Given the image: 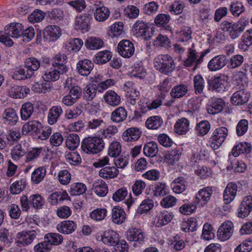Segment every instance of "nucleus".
I'll list each match as a JSON object with an SVG mask.
<instances>
[{
    "label": "nucleus",
    "instance_id": "1",
    "mask_svg": "<svg viewBox=\"0 0 252 252\" xmlns=\"http://www.w3.org/2000/svg\"><path fill=\"white\" fill-rule=\"evenodd\" d=\"M249 23V20L245 19H241L236 23L224 21L221 23L220 28L229 34L231 39H234L240 36Z\"/></svg>",
    "mask_w": 252,
    "mask_h": 252
},
{
    "label": "nucleus",
    "instance_id": "2",
    "mask_svg": "<svg viewBox=\"0 0 252 252\" xmlns=\"http://www.w3.org/2000/svg\"><path fill=\"white\" fill-rule=\"evenodd\" d=\"M23 26L19 23H12L5 27V34L0 32V41L8 46L13 44V41L10 37L17 38L22 35Z\"/></svg>",
    "mask_w": 252,
    "mask_h": 252
},
{
    "label": "nucleus",
    "instance_id": "3",
    "mask_svg": "<svg viewBox=\"0 0 252 252\" xmlns=\"http://www.w3.org/2000/svg\"><path fill=\"white\" fill-rule=\"evenodd\" d=\"M155 68L160 72L167 74L175 68V64L173 58L168 54H160L157 56L154 60Z\"/></svg>",
    "mask_w": 252,
    "mask_h": 252
},
{
    "label": "nucleus",
    "instance_id": "4",
    "mask_svg": "<svg viewBox=\"0 0 252 252\" xmlns=\"http://www.w3.org/2000/svg\"><path fill=\"white\" fill-rule=\"evenodd\" d=\"M104 145L102 138L97 136L89 137L83 140L81 148L87 154H97L103 149Z\"/></svg>",
    "mask_w": 252,
    "mask_h": 252
},
{
    "label": "nucleus",
    "instance_id": "5",
    "mask_svg": "<svg viewBox=\"0 0 252 252\" xmlns=\"http://www.w3.org/2000/svg\"><path fill=\"white\" fill-rule=\"evenodd\" d=\"M228 133L227 128L224 126H220L216 128L213 131L209 139V143L211 148L214 150L219 148L225 141Z\"/></svg>",
    "mask_w": 252,
    "mask_h": 252
},
{
    "label": "nucleus",
    "instance_id": "6",
    "mask_svg": "<svg viewBox=\"0 0 252 252\" xmlns=\"http://www.w3.org/2000/svg\"><path fill=\"white\" fill-rule=\"evenodd\" d=\"M205 56L204 52H197L194 48L193 45L189 48L188 52L187 58L184 61V65L186 67H192V70H195L198 65L203 62V59Z\"/></svg>",
    "mask_w": 252,
    "mask_h": 252
},
{
    "label": "nucleus",
    "instance_id": "7",
    "mask_svg": "<svg viewBox=\"0 0 252 252\" xmlns=\"http://www.w3.org/2000/svg\"><path fill=\"white\" fill-rule=\"evenodd\" d=\"M234 231L233 223L229 220L223 222L219 227L217 236L219 240L225 241L232 236Z\"/></svg>",
    "mask_w": 252,
    "mask_h": 252
},
{
    "label": "nucleus",
    "instance_id": "8",
    "mask_svg": "<svg viewBox=\"0 0 252 252\" xmlns=\"http://www.w3.org/2000/svg\"><path fill=\"white\" fill-rule=\"evenodd\" d=\"M117 48L119 54L125 58H130L135 52L133 43L126 39L121 41L118 45Z\"/></svg>",
    "mask_w": 252,
    "mask_h": 252
},
{
    "label": "nucleus",
    "instance_id": "9",
    "mask_svg": "<svg viewBox=\"0 0 252 252\" xmlns=\"http://www.w3.org/2000/svg\"><path fill=\"white\" fill-rule=\"evenodd\" d=\"M226 77L224 75L214 76L209 81V85L212 89L217 92L225 91L227 86Z\"/></svg>",
    "mask_w": 252,
    "mask_h": 252
},
{
    "label": "nucleus",
    "instance_id": "10",
    "mask_svg": "<svg viewBox=\"0 0 252 252\" xmlns=\"http://www.w3.org/2000/svg\"><path fill=\"white\" fill-rule=\"evenodd\" d=\"M36 236V230H27L17 234L16 238L18 243L23 246H27L33 241Z\"/></svg>",
    "mask_w": 252,
    "mask_h": 252
},
{
    "label": "nucleus",
    "instance_id": "11",
    "mask_svg": "<svg viewBox=\"0 0 252 252\" xmlns=\"http://www.w3.org/2000/svg\"><path fill=\"white\" fill-rule=\"evenodd\" d=\"M62 34L61 28L56 25H49L44 30L43 37L49 41L57 40Z\"/></svg>",
    "mask_w": 252,
    "mask_h": 252
},
{
    "label": "nucleus",
    "instance_id": "12",
    "mask_svg": "<svg viewBox=\"0 0 252 252\" xmlns=\"http://www.w3.org/2000/svg\"><path fill=\"white\" fill-rule=\"evenodd\" d=\"M250 94L244 89L235 92L231 97V102L235 105H243L246 103Z\"/></svg>",
    "mask_w": 252,
    "mask_h": 252
},
{
    "label": "nucleus",
    "instance_id": "13",
    "mask_svg": "<svg viewBox=\"0 0 252 252\" xmlns=\"http://www.w3.org/2000/svg\"><path fill=\"white\" fill-rule=\"evenodd\" d=\"M29 144L26 141H21L15 145L11 151V156L13 159L19 160L27 153Z\"/></svg>",
    "mask_w": 252,
    "mask_h": 252
},
{
    "label": "nucleus",
    "instance_id": "14",
    "mask_svg": "<svg viewBox=\"0 0 252 252\" xmlns=\"http://www.w3.org/2000/svg\"><path fill=\"white\" fill-rule=\"evenodd\" d=\"M53 66L60 70L61 74H63L67 71L68 68L65 65L67 62V57L65 54L59 53L53 58Z\"/></svg>",
    "mask_w": 252,
    "mask_h": 252
},
{
    "label": "nucleus",
    "instance_id": "15",
    "mask_svg": "<svg viewBox=\"0 0 252 252\" xmlns=\"http://www.w3.org/2000/svg\"><path fill=\"white\" fill-rule=\"evenodd\" d=\"M227 60L224 55H218L212 59L208 64L210 71H217L223 67L226 64Z\"/></svg>",
    "mask_w": 252,
    "mask_h": 252
},
{
    "label": "nucleus",
    "instance_id": "16",
    "mask_svg": "<svg viewBox=\"0 0 252 252\" xmlns=\"http://www.w3.org/2000/svg\"><path fill=\"white\" fill-rule=\"evenodd\" d=\"M91 17L88 14H83L77 17L75 21V28L83 32L89 31L90 27Z\"/></svg>",
    "mask_w": 252,
    "mask_h": 252
},
{
    "label": "nucleus",
    "instance_id": "17",
    "mask_svg": "<svg viewBox=\"0 0 252 252\" xmlns=\"http://www.w3.org/2000/svg\"><path fill=\"white\" fill-rule=\"evenodd\" d=\"M2 118L4 124L11 126L16 125L18 121V116L16 112L12 108H7L4 111Z\"/></svg>",
    "mask_w": 252,
    "mask_h": 252
},
{
    "label": "nucleus",
    "instance_id": "18",
    "mask_svg": "<svg viewBox=\"0 0 252 252\" xmlns=\"http://www.w3.org/2000/svg\"><path fill=\"white\" fill-rule=\"evenodd\" d=\"M237 191V186L234 183L228 184L223 192V200L225 204L230 203L234 199Z\"/></svg>",
    "mask_w": 252,
    "mask_h": 252
},
{
    "label": "nucleus",
    "instance_id": "19",
    "mask_svg": "<svg viewBox=\"0 0 252 252\" xmlns=\"http://www.w3.org/2000/svg\"><path fill=\"white\" fill-rule=\"evenodd\" d=\"M134 28L139 36L146 39L151 37L152 33L147 23L138 21L134 24Z\"/></svg>",
    "mask_w": 252,
    "mask_h": 252
},
{
    "label": "nucleus",
    "instance_id": "20",
    "mask_svg": "<svg viewBox=\"0 0 252 252\" xmlns=\"http://www.w3.org/2000/svg\"><path fill=\"white\" fill-rule=\"evenodd\" d=\"M94 63L91 61L85 59L80 61L77 64V69L79 74L87 76L91 73L94 68Z\"/></svg>",
    "mask_w": 252,
    "mask_h": 252
},
{
    "label": "nucleus",
    "instance_id": "21",
    "mask_svg": "<svg viewBox=\"0 0 252 252\" xmlns=\"http://www.w3.org/2000/svg\"><path fill=\"white\" fill-rule=\"evenodd\" d=\"M141 132L137 127H130L123 133L122 138L126 142L137 141L140 137Z\"/></svg>",
    "mask_w": 252,
    "mask_h": 252
},
{
    "label": "nucleus",
    "instance_id": "22",
    "mask_svg": "<svg viewBox=\"0 0 252 252\" xmlns=\"http://www.w3.org/2000/svg\"><path fill=\"white\" fill-rule=\"evenodd\" d=\"M63 110L60 106H54L49 110L47 117L48 123L50 125L56 124L63 114Z\"/></svg>",
    "mask_w": 252,
    "mask_h": 252
},
{
    "label": "nucleus",
    "instance_id": "23",
    "mask_svg": "<svg viewBox=\"0 0 252 252\" xmlns=\"http://www.w3.org/2000/svg\"><path fill=\"white\" fill-rule=\"evenodd\" d=\"M104 100L109 105L113 107L118 106L121 102V97L112 90L107 91L104 95Z\"/></svg>",
    "mask_w": 252,
    "mask_h": 252
},
{
    "label": "nucleus",
    "instance_id": "24",
    "mask_svg": "<svg viewBox=\"0 0 252 252\" xmlns=\"http://www.w3.org/2000/svg\"><path fill=\"white\" fill-rule=\"evenodd\" d=\"M189 129V121L185 118L179 119L174 125V130L179 135L186 134Z\"/></svg>",
    "mask_w": 252,
    "mask_h": 252
},
{
    "label": "nucleus",
    "instance_id": "25",
    "mask_svg": "<svg viewBox=\"0 0 252 252\" xmlns=\"http://www.w3.org/2000/svg\"><path fill=\"white\" fill-rule=\"evenodd\" d=\"M252 44V30H247L242 36L238 48L243 51H247Z\"/></svg>",
    "mask_w": 252,
    "mask_h": 252
},
{
    "label": "nucleus",
    "instance_id": "26",
    "mask_svg": "<svg viewBox=\"0 0 252 252\" xmlns=\"http://www.w3.org/2000/svg\"><path fill=\"white\" fill-rule=\"evenodd\" d=\"M112 57V52L108 50L99 51L94 56V62L97 64H103L108 62Z\"/></svg>",
    "mask_w": 252,
    "mask_h": 252
},
{
    "label": "nucleus",
    "instance_id": "27",
    "mask_svg": "<svg viewBox=\"0 0 252 252\" xmlns=\"http://www.w3.org/2000/svg\"><path fill=\"white\" fill-rule=\"evenodd\" d=\"M187 184V181L183 177H178L172 181L171 187L173 192L176 193H180L185 190Z\"/></svg>",
    "mask_w": 252,
    "mask_h": 252
},
{
    "label": "nucleus",
    "instance_id": "28",
    "mask_svg": "<svg viewBox=\"0 0 252 252\" xmlns=\"http://www.w3.org/2000/svg\"><path fill=\"white\" fill-rule=\"evenodd\" d=\"M225 106L224 101L220 98L213 99L211 105L207 107V111L210 114H216L220 112Z\"/></svg>",
    "mask_w": 252,
    "mask_h": 252
},
{
    "label": "nucleus",
    "instance_id": "29",
    "mask_svg": "<svg viewBox=\"0 0 252 252\" xmlns=\"http://www.w3.org/2000/svg\"><path fill=\"white\" fill-rule=\"evenodd\" d=\"M103 40L97 37L92 36L88 38L85 42L86 47L89 50H98L104 46Z\"/></svg>",
    "mask_w": 252,
    "mask_h": 252
},
{
    "label": "nucleus",
    "instance_id": "30",
    "mask_svg": "<svg viewBox=\"0 0 252 252\" xmlns=\"http://www.w3.org/2000/svg\"><path fill=\"white\" fill-rule=\"evenodd\" d=\"M101 240L104 243L114 246L119 241V235L112 230H108L104 232Z\"/></svg>",
    "mask_w": 252,
    "mask_h": 252
},
{
    "label": "nucleus",
    "instance_id": "31",
    "mask_svg": "<svg viewBox=\"0 0 252 252\" xmlns=\"http://www.w3.org/2000/svg\"><path fill=\"white\" fill-rule=\"evenodd\" d=\"M126 214L120 206H116L112 209L113 221L117 224L123 223L126 220Z\"/></svg>",
    "mask_w": 252,
    "mask_h": 252
},
{
    "label": "nucleus",
    "instance_id": "32",
    "mask_svg": "<svg viewBox=\"0 0 252 252\" xmlns=\"http://www.w3.org/2000/svg\"><path fill=\"white\" fill-rule=\"evenodd\" d=\"M173 219L172 215L168 213L162 212L157 215L154 220V224L157 227H161L167 224Z\"/></svg>",
    "mask_w": 252,
    "mask_h": 252
},
{
    "label": "nucleus",
    "instance_id": "33",
    "mask_svg": "<svg viewBox=\"0 0 252 252\" xmlns=\"http://www.w3.org/2000/svg\"><path fill=\"white\" fill-rule=\"evenodd\" d=\"M22 205H43L44 199L38 194L31 195L29 198L27 196L21 197Z\"/></svg>",
    "mask_w": 252,
    "mask_h": 252
},
{
    "label": "nucleus",
    "instance_id": "34",
    "mask_svg": "<svg viewBox=\"0 0 252 252\" xmlns=\"http://www.w3.org/2000/svg\"><path fill=\"white\" fill-rule=\"evenodd\" d=\"M110 14L109 9L104 6L97 7L94 11V16L95 20L99 22L106 21Z\"/></svg>",
    "mask_w": 252,
    "mask_h": 252
},
{
    "label": "nucleus",
    "instance_id": "35",
    "mask_svg": "<svg viewBox=\"0 0 252 252\" xmlns=\"http://www.w3.org/2000/svg\"><path fill=\"white\" fill-rule=\"evenodd\" d=\"M252 150L250 144L244 142L239 143L232 149L231 153L235 157H238L240 154H249Z\"/></svg>",
    "mask_w": 252,
    "mask_h": 252
},
{
    "label": "nucleus",
    "instance_id": "36",
    "mask_svg": "<svg viewBox=\"0 0 252 252\" xmlns=\"http://www.w3.org/2000/svg\"><path fill=\"white\" fill-rule=\"evenodd\" d=\"M76 228V224L72 221L66 220L58 224L57 228L59 232L64 234H70Z\"/></svg>",
    "mask_w": 252,
    "mask_h": 252
},
{
    "label": "nucleus",
    "instance_id": "37",
    "mask_svg": "<svg viewBox=\"0 0 252 252\" xmlns=\"http://www.w3.org/2000/svg\"><path fill=\"white\" fill-rule=\"evenodd\" d=\"M181 156L179 149H175L167 152L164 155V160L168 164L173 165L177 162Z\"/></svg>",
    "mask_w": 252,
    "mask_h": 252
},
{
    "label": "nucleus",
    "instance_id": "38",
    "mask_svg": "<svg viewBox=\"0 0 252 252\" xmlns=\"http://www.w3.org/2000/svg\"><path fill=\"white\" fill-rule=\"evenodd\" d=\"M34 112L33 104L30 102L24 103L20 110L21 118L23 121L30 119Z\"/></svg>",
    "mask_w": 252,
    "mask_h": 252
},
{
    "label": "nucleus",
    "instance_id": "39",
    "mask_svg": "<svg viewBox=\"0 0 252 252\" xmlns=\"http://www.w3.org/2000/svg\"><path fill=\"white\" fill-rule=\"evenodd\" d=\"M127 117V111L124 107H119L114 110L111 115V120L115 123L124 121Z\"/></svg>",
    "mask_w": 252,
    "mask_h": 252
},
{
    "label": "nucleus",
    "instance_id": "40",
    "mask_svg": "<svg viewBox=\"0 0 252 252\" xmlns=\"http://www.w3.org/2000/svg\"><path fill=\"white\" fill-rule=\"evenodd\" d=\"M162 119L158 116H151L146 121V126L148 129H158L163 125Z\"/></svg>",
    "mask_w": 252,
    "mask_h": 252
},
{
    "label": "nucleus",
    "instance_id": "41",
    "mask_svg": "<svg viewBox=\"0 0 252 252\" xmlns=\"http://www.w3.org/2000/svg\"><path fill=\"white\" fill-rule=\"evenodd\" d=\"M46 174L45 167L41 166L34 170L31 176V181L34 184H38L44 178Z\"/></svg>",
    "mask_w": 252,
    "mask_h": 252
},
{
    "label": "nucleus",
    "instance_id": "42",
    "mask_svg": "<svg viewBox=\"0 0 252 252\" xmlns=\"http://www.w3.org/2000/svg\"><path fill=\"white\" fill-rule=\"evenodd\" d=\"M118 131V128L114 125H109L98 131V135L101 138L110 139L113 137Z\"/></svg>",
    "mask_w": 252,
    "mask_h": 252
},
{
    "label": "nucleus",
    "instance_id": "43",
    "mask_svg": "<svg viewBox=\"0 0 252 252\" xmlns=\"http://www.w3.org/2000/svg\"><path fill=\"white\" fill-rule=\"evenodd\" d=\"M119 174V170L114 166H107L102 168L99 172V176L104 179L113 178Z\"/></svg>",
    "mask_w": 252,
    "mask_h": 252
},
{
    "label": "nucleus",
    "instance_id": "44",
    "mask_svg": "<svg viewBox=\"0 0 252 252\" xmlns=\"http://www.w3.org/2000/svg\"><path fill=\"white\" fill-rule=\"evenodd\" d=\"M41 123L37 121H31L25 124L22 128V132L26 135L31 132H37Z\"/></svg>",
    "mask_w": 252,
    "mask_h": 252
},
{
    "label": "nucleus",
    "instance_id": "45",
    "mask_svg": "<svg viewBox=\"0 0 252 252\" xmlns=\"http://www.w3.org/2000/svg\"><path fill=\"white\" fill-rule=\"evenodd\" d=\"M95 193L100 196H105L108 192V188L106 183L102 180L95 181L93 187Z\"/></svg>",
    "mask_w": 252,
    "mask_h": 252
},
{
    "label": "nucleus",
    "instance_id": "46",
    "mask_svg": "<svg viewBox=\"0 0 252 252\" xmlns=\"http://www.w3.org/2000/svg\"><path fill=\"white\" fill-rule=\"evenodd\" d=\"M127 239L130 241H141L144 239L141 230L136 228H131L127 231Z\"/></svg>",
    "mask_w": 252,
    "mask_h": 252
},
{
    "label": "nucleus",
    "instance_id": "47",
    "mask_svg": "<svg viewBox=\"0 0 252 252\" xmlns=\"http://www.w3.org/2000/svg\"><path fill=\"white\" fill-rule=\"evenodd\" d=\"M42 151V147L33 148L29 152L27 151L25 158V162L26 163L32 162L39 157Z\"/></svg>",
    "mask_w": 252,
    "mask_h": 252
},
{
    "label": "nucleus",
    "instance_id": "48",
    "mask_svg": "<svg viewBox=\"0 0 252 252\" xmlns=\"http://www.w3.org/2000/svg\"><path fill=\"white\" fill-rule=\"evenodd\" d=\"M66 147L70 150L76 149L80 144L79 137L76 134H70L68 135L65 140Z\"/></svg>",
    "mask_w": 252,
    "mask_h": 252
},
{
    "label": "nucleus",
    "instance_id": "49",
    "mask_svg": "<svg viewBox=\"0 0 252 252\" xmlns=\"http://www.w3.org/2000/svg\"><path fill=\"white\" fill-rule=\"evenodd\" d=\"M212 189L211 188L207 187L199 190L196 199L199 200L198 203L201 204H206L210 200L212 193Z\"/></svg>",
    "mask_w": 252,
    "mask_h": 252
},
{
    "label": "nucleus",
    "instance_id": "50",
    "mask_svg": "<svg viewBox=\"0 0 252 252\" xmlns=\"http://www.w3.org/2000/svg\"><path fill=\"white\" fill-rule=\"evenodd\" d=\"M144 154L147 157H154L158 152L157 144L153 141L147 143L143 148Z\"/></svg>",
    "mask_w": 252,
    "mask_h": 252
},
{
    "label": "nucleus",
    "instance_id": "51",
    "mask_svg": "<svg viewBox=\"0 0 252 252\" xmlns=\"http://www.w3.org/2000/svg\"><path fill=\"white\" fill-rule=\"evenodd\" d=\"M27 185L25 178H22L14 182L10 186V190L12 194L20 193Z\"/></svg>",
    "mask_w": 252,
    "mask_h": 252
},
{
    "label": "nucleus",
    "instance_id": "52",
    "mask_svg": "<svg viewBox=\"0 0 252 252\" xmlns=\"http://www.w3.org/2000/svg\"><path fill=\"white\" fill-rule=\"evenodd\" d=\"M193 87L196 94H200L205 87V81L200 75H196L193 77Z\"/></svg>",
    "mask_w": 252,
    "mask_h": 252
},
{
    "label": "nucleus",
    "instance_id": "53",
    "mask_svg": "<svg viewBox=\"0 0 252 252\" xmlns=\"http://www.w3.org/2000/svg\"><path fill=\"white\" fill-rule=\"evenodd\" d=\"M247 79V70L242 68V70L236 71L233 73V81L238 86H243V83L246 82Z\"/></svg>",
    "mask_w": 252,
    "mask_h": 252
},
{
    "label": "nucleus",
    "instance_id": "54",
    "mask_svg": "<svg viewBox=\"0 0 252 252\" xmlns=\"http://www.w3.org/2000/svg\"><path fill=\"white\" fill-rule=\"evenodd\" d=\"M197 220L194 218H190L188 220L182 222L181 228L184 232H193L196 229Z\"/></svg>",
    "mask_w": 252,
    "mask_h": 252
},
{
    "label": "nucleus",
    "instance_id": "55",
    "mask_svg": "<svg viewBox=\"0 0 252 252\" xmlns=\"http://www.w3.org/2000/svg\"><path fill=\"white\" fill-rule=\"evenodd\" d=\"M45 240L47 241L50 246L52 245H58L62 243L63 237L58 233H51L45 235Z\"/></svg>",
    "mask_w": 252,
    "mask_h": 252
},
{
    "label": "nucleus",
    "instance_id": "56",
    "mask_svg": "<svg viewBox=\"0 0 252 252\" xmlns=\"http://www.w3.org/2000/svg\"><path fill=\"white\" fill-rule=\"evenodd\" d=\"M154 45L157 47L168 48L171 46V42L166 35L159 34L154 41Z\"/></svg>",
    "mask_w": 252,
    "mask_h": 252
},
{
    "label": "nucleus",
    "instance_id": "57",
    "mask_svg": "<svg viewBox=\"0 0 252 252\" xmlns=\"http://www.w3.org/2000/svg\"><path fill=\"white\" fill-rule=\"evenodd\" d=\"M83 45V41L80 38H72L70 39L67 43L66 46L68 50L74 52H78Z\"/></svg>",
    "mask_w": 252,
    "mask_h": 252
},
{
    "label": "nucleus",
    "instance_id": "58",
    "mask_svg": "<svg viewBox=\"0 0 252 252\" xmlns=\"http://www.w3.org/2000/svg\"><path fill=\"white\" fill-rule=\"evenodd\" d=\"M211 126L207 121H202L196 125V130L198 135L203 136L209 131Z\"/></svg>",
    "mask_w": 252,
    "mask_h": 252
},
{
    "label": "nucleus",
    "instance_id": "59",
    "mask_svg": "<svg viewBox=\"0 0 252 252\" xmlns=\"http://www.w3.org/2000/svg\"><path fill=\"white\" fill-rule=\"evenodd\" d=\"M188 92V87L185 85H179L175 86L171 90L170 94L173 97L179 98L185 95Z\"/></svg>",
    "mask_w": 252,
    "mask_h": 252
},
{
    "label": "nucleus",
    "instance_id": "60",
    "mask_svg": "<svg viewBox=\"0 0 252 252\" xmlns=\"http://www.w3.org/2000/svg\"><path fill=\"white\" fill-rule=\"evenodd\" d=\"M61 72L59 69H54L52 70L46 71L42 76L43 79L47 82L55 81L60 78Z\"/></svg>",
    "mask_w": 252,
    "mask_h": 252
},
{
    "label": "nucleus",
    "instance_id": "61",
    "mask_svg": "<svg viewBox=\"0 0 252 252\" xmlns=\"http://www.w3.org/2000/svg\"><path fill=\"white\" fill-rule=\"evenodd\" d=\"M86 190V186L83 183L72 184L70 188L69 193L71 195H79L83 194Z\"/></svg>",
    "mask_w": 252,
    "mask_h": 252
},
{
    "label": "nucleus",
    "instance_id": "62",
    "mask_svg": "<svg viewBox=\"0 0 252 252\" xmlns=\"http://www.w3.org/2000/svg\"><path fill=\"white\" fill-rule=\"evenodd\" d=\"M97 87L94 84H89L84 89V97L87 100H92L95 96Z\"/></svg>",
    "mask_w": 252,
    "mask_h": 252
},
{
    "label": "nucleus",
    "instance_id": "63",
    "mask_svg": "<svg viewBox=\"0 0 252 252\" xmlns=\"http://www.w3.org/2000/svg\"><path fill=\"white\" fill-rule=\"evenodd\" d=\"M122 151V146L120 143L118 141H113L109 145L108 150V154L109 156L116 157L121 154Z\"/></svg>",
    "mask_w": 252,
    "mask_h": 252
},
{
    "label": "nucleus",
    "instance_id": "64",
    "mask_svg": "<svg viewBox=\"0 0 252 252\" xmlns=\"http://www.w3.org/2000/svg\"><path fill=\"white\" fill-rule=\"evenodd\" d=\"M25 67L30 71H36L40 66L38 60L35 58L31 57L26 59L25 61Z\"/></svg>",
    "mask_w": 252,
    "mask_h": 252
}]
</instances>
